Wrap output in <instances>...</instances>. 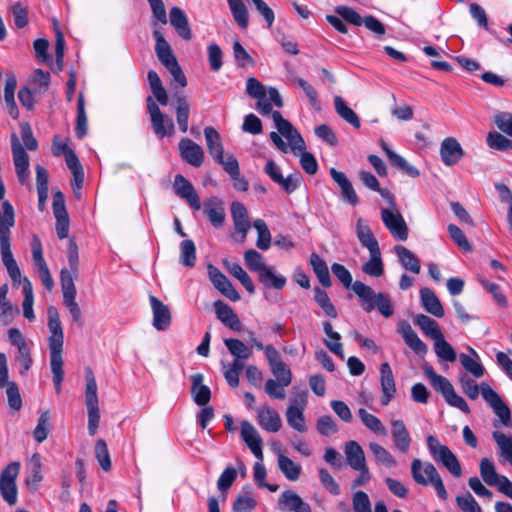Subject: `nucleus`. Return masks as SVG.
Wrapping results in <instances>:
<instances>
[{
  "label": "nucleus",
  "mask_w": 512,
  "mask_h": 512,
  "mask_svg": "<svg viewBox=\"0 0 512 512\" xmlns=\"http://www.w3.org/2000/svg\"><path fill=\"white\" fill-rule=\"evenodd\" d=\"M47 320V326L50 332V336L48 338L50 350V368L53 375L55 391L57 394H59L61 392L64 376V361L62 357L64 333L58 309L53 305L48 306L47 308Z\"/></svg>",
  "instance_id": "obj_1"
},
{
  "label": "nucleus",
  "mask_w": 512,
  "mask_h": 512,
  "mask_svg": "<svg viewBox=\"0 0 512 512\" xmlns=\"http://www.w3.org/2000/svg\"><path fill=\"white\" fill-rule=\"evenodd\" d=\"M3 211H0V253L1 260L7 273L14 282L20 283V268L11 251V228L15 224L14 208L8 201L2 203Z\"/></svg>",
  "instance_id": "obj_2"
},
{
  "label": "nucleus",
  "mask_w": 512,
  "mask_h": 512,
  "mask_svg": "<svg viewBox=\"0 0 512 512\" xmlns=\"http://www.w3.org/2000/svg\"><path fill=\"white\" fill-rule=\"evenodd\" d=\"M459 383L463 393L471 400L477 399L479 393H481L484 400L500 418L502 424L507 427L511 426V412L509 407L487 383L483 382L478 386L467 374L460 375Z\"/></svg>",
  "instance_id": "obj_3"
},
{
  "label": "nucleus",
  "mask_w": 512,
  "mask_h": 512,
  "mask_svg": "<svg viewBox=\"0 0 512 512\" xmlns=\"http://www.w3.org/2000/svg\"><path fill=\"white\" fill-rule=\"evenodd\" d=\"M273 121L277 130L288 140L293 153L301 152L300 164L303 170L309 175H314L318 170V163L313 154L305 151L306 144L299 132L279 111L273 113Z\"/></svg>",
  "instance_id": "obj_4"
},
{
  "label": "nucleus",
  "mask_w": 512,
  "mask_h": 512,
  "mask_svg": "<svg viewBox=\"0 0 512 512\" xmlns=\"http://www.w3.org/2000/svg\"><path fill=\"white\" fill-rule=\"evenodd\" d=\"M352 289L359 298L364 310L367 312L377 308L378 311L386 318H389L394 313L391 298L386 293H375V291L368 285L361 281H355Z\"/></svg>",
  "instance_id": "obj_5"
},
{
  "label": "nucleus",
  "mask_w": 512,
  "mask_h": 512,
  "mask_svg": "<svg viewBox=\"0 0 512 512\" xmlns=\"http://www.w3.org/2000/svg\"><path fill=\"white\" fill-rule=\"evenodd\" d=\"M411 476L416 484L431 485L442 500L448 498V493L440 474L431 462H423L416 458L411 462Z\"/></svg>",
  "instance_id": "obj_6"
},
{
  "label": "nucleus",
  "mask_w": 512,
  "mask_h": 512,
  "mask_svg": "<svg viewBox=\"0 0 512 512\" xmlns=\"http://www.w3.org/2000/svg\"><path fill=\"white\" fill-rule=\"evenodd\" d=\"M155 52L162 65L171 73L175 82L182 88L187 86L186 76L175 57L170 44L159 30L153 32Z\"/></svg>",
  "instance_id": "obj_7"
},
{
  "label": "nucleus",
  "mask_w": 512,
  "mask_h": 512,
  "mask_svg": "<svg viewBox=\"0 0 512 512\" xmlns=\"http://www.w3.org/2000/svg\"><path fill=\"white\" fill-rule=\"evenodd\" d=\"M425 375L429 378L431 385L434 389L442 394L445 401L462 412L470 413V408L466 401L455 392L453 385L450 381L442 375L437 374L430 366L424 367Z\"/></svg>",
  "instance_id": "obj_8"
},
{
  "label": "nucleus",
  "mask_w": 512,
  "mask_h": 512,
  "mask_svg": "<svg viewBox=\"0 0 512 512\" xmlns=\"http://www.w3.org/2000/svg\"><path fill=\"white\" fill-rule=\"evenodd\" d=\"M426 442L433 459L437 463H441L454 477L462 475L459 460L446 445H442L433 435H429Z\"/></svg>",
  "instance_id": "obj_9"
},
{
  "label": "nucleus",
  "mask_w": 512,
  "mask_h": 512,
  "mask_svg": "<svg viewBox=\"0 0 512 512\" xmlns=\"http://www.w3.org/2000/svg\"><path fill=\"white\" fill-rule=\"evenodd\" d=\"M147 111L150 115L152 130L158 139L175 135L176 129L173 119L160 110L152 97L147 98Z\"/></svg>",
  "instance_id": "obj_10"
},
{
  "label": "nucleus",
  "mask_w": 512,
  "mask_h": 512,
  "mask_svg": "<svg viewBox=\"0 0 512 512\" xmlns=\"http://www.w3.org/2000/svg\"><path fill=\"white\" fill-rule=\"evenodd\" d=\"M20 472V463L17 461L9 463L0 474V492L2 498L9 504L17 502L16 479Z\"/></svg>",
  "instance_id": "obj_11"
},
{
  "label": "nucleus",
  "mask_w": 512,
  "mask_h": 512,
  "mask_svg": "<svg viewBox=\"0 0 512 512\" xmlns=\"http://www.w3.org/2000/svg\"><path fill=\"white\" fill-rule=\"evenodd\" d=\"M11 151L18 181L21 185H26L29 183L30 176L29 155L25 151L23 145L20 143L16 134L11 136Z\"/></svg>",
  "instance_id": "obj_12"
},
{
  "label": "nucleus",
  "mask_w": 512,
  "mask_h": 512,
  "mask_svg": "<svg viewBox=\"0 0 512 512\" xmlns=\"http://www.w3.org/2000/svg\"><path fill=\"white\" fill-rule=\"evenodd\" d=\"M381 220L395 239L400 241L408 239V226L398 209L381 208Z\"/></svg>",
  "instance_id": "obj_13"
},
{
  "label": "nucleus",
  "mask_w": 512,
  "mask_h": 512,
  "mask_svg": "<svg viewBox=\"0 0 512 512\" xmlns=\"http://www.w3.org/2000/svg\"><path fill=\"white\" fill-rule=\"evenodd\" d=\"M8 339L12 345L17 347L16 359L21 365L20 374L25 375L33 365L29 344L18 328H10L8 330Z\"/></svg>",
  "instance_id": "obj_14"
},
{
  "label": "nucleus",
  "mask_w": 512,
  "mask_h": 512,
  "mask_svg": "<svg viewBox=\"0 0 512 512\" xmlns=\"http://www.w3.org/2000/svg\"><path fill=\"white\" fill-rule=\"evenodd\" d=\"M31 247L33 262L41 282L48 291H52L54 288V280L43 257L42 244L37 236L33 237Z\"/></svg>",
  "instance_id": "obj_15"
},
{
  "label": "nucleus",
  "mask_w": 512,
  "mask_h": 512,
  "mask_svg": "<svg viewBox=\"0 0 512 512\" xmlns=\"http://www.w3.org/2000/svg\"><path fill=\"white\" fill-rule=\"evenodd\" d=\"M208 275L214 287L231 301L240 300V294L234 288L230 280L215 266L209 264Z\"/></svg>",
  "instance_id": "obj_16"
},
{
  "label": "nucleus",
  "mask_w": 512,
  "mask_h": 512,
  "mask_svg": "<svg viewBox=\"0 0 512 512\" xmlns=\"http://www.w3.org/2000/svg\"><path fill=\"white\" fill-rule=\"evenodd\" d=\"M173 189L175 194L184 199L192 209L200 210L202 208L200 198L193 185L181 174H177L174 179Z\"/></svg>",
  "instance_id": "obj_17"
},
{
  "label": "nucleus",
  "mask_w": 512,
  "mask_h": 512,
  "mask_svg": "<svg viewBox=\"0 0 512 512\" xmlns=\"http://www.w3.org/2000/svg\"><path fill=\"white\" fill-rule=\"evenodd\" d=\"M268 92L269 98L273 101V104L277 107L283 106L282 97L279 94L278 90L274 87H269L268 89L256 78L249 77L246 81V93L254 98L259 99L265 96V93Z\"/></svg>",
  "instance_id": "obj_18"
},
{
  "label": "nucleus",
  "mask_w": 512,
  "mask_h": 512,
  "mask_svg": "<svg viewBox=\"0 0 512 512\" xmlns=\"http://www.w3.org/2000/svg\"><path fill=\"white\" fill-rule=\"evenodd\" d=\"M256 412L258 424L263 430L276 433L281 429L282 419L276 410L268 405H263Z\"/></svg>",
  "instance_id": "obj_19"
},
{
  "label": "nucleus",
  "mask_w": 512,
  "mask_h": 512,
  "mask_svg": "<svg viewBox=\"0 0 512 512\" xmlns=\"http://www.w3.org/2000/svg\"><path fill=\"white\" fill-rule=\"evenodd\" d=\"M241 437L251 452L260 461L263 460L262 438L257 429L248 421L241 422Z\"/></svg>",
  "instance_id": "obj_20"
},
{
  "label": "nucleus",
  "mask_w": 512,
  "mask_h": 512,
  "mask_svg": "<svg viewBox=\"0 0 512 512\" xmlns=\"http://www.w3.org/2000/svg\"><path fill=\"white\" fill-rule=\"evenodd\" d=\"M179 152L183 160L192 166L199 167L203 163L204 151L200 145L189 138H183L179 142Z\"/></svg>",
  "instance_id": "obj_21"
},
{
  "label": "nucleus",
  "mask_w": 512,
  "mask_h": 512,
  "mask_svg": "<svg viewBox=\"0 0 512 512\" xmlns=\"http://www.w3.org/2000/svg\"><path fill=\"white\" fill-rule=\"evenodd\" d=\"M203 213L215 228L223 226L225 221L224 202L212 196L205 200L203 204Z\"/></svg>",
  "instance_id": "obj_22"
},
{
  "label": "nucleus",
  "mask_w": 512,
  "mask_h": 512,
  "mask_svg": "<svg viewBox=\"0 0 512 512\" xmlns=\"http://www.w3.org/2000/svg\"><path fill=\"white\" fill-rule=\"evenodd\" d=\"M152 312H153V326L158 331L166 330L171 324L170 309L157 297L151 295L149 297Z\"/></svg>",
  "instance_id": "obj_23"
},
{
  "label": "nucleus",
  "mask_w": 512,
  "mask_h": 512,
  "mask_svg": "<svg viewBox=\"0 0 512 512\" xmlns=\"http://www.w3.org/2000/svg\"><path fill=\"white\" fill-rule=\"evenodd\" d=\"M398 332L404 339L406 345L418 355H424L428 351L427 345L418 337L417 333L412 329L411 325L401 320L398 323Z\"/></svg>",
  "instance_id": "obj_24"
},
{
  "label": "nucleus",
  "mask_w": 512,
  "mask_h": 512,
  "mask_svg": "<svg viewBox=\"0 0 512 512\" xmlns=\"http://www.w3.org/2000/svg\"><path fill=\"white\" fill-rule=\"evenodd\" d=\"M214 308L217 318L228 328L233 331L240 332L243 329V325L234 312V310L224 303L222 300L214 302Z\"/></svg>",
  "instance_id": "obj_25"
},
{
  "label": "nucleus",
  "mask_w": 512,
  "mask_h": 512,
  "mask_svg": "<svg viewBox=\"0 0 512 512\" xmlns=\"http://www.w3.org/2000/svg\"><path fill=\"white\" fill-rule=\"evenodd\" d=\"M464 151L460 143L453 137L445 138L440 147V155L443 163L447 166L457 164L462 158Z\"/></svg>",
  "instance_id": "obj_26"
},
{
  "label": "nucleus",
  "mask_w": 512,
  "mask_h": 512,
  "mask_svg": "<svg viewBox=\"0 0 512 512\" xmlns=\"http://www.w3.org/2000/svg\"><path fill=\"white\" fill-rule=\"evenodd\" d=\"M380 381L382 389V405L386 406L392 400L396 393V385L390 365L385 362L380 366Z\"/></svg>",
  "instance_id": "obj_27"
},
{
  "label": "nucleus",
  "mask_w": 512,
  "mask_h": 512,
  "mask_svg": "<svg viewBox=\"0 0 512 512\" xmlns=\"http://www.w3.org/2000/svg\"><path fill=\"white\" fill-rule=\"evenodd\" d=\"M231 214L236 231L241 234L240 242H244L246 235L250 230L251 223L248 217L247 209L240 202L231 204Z\"/></svg>",
  "instance_id": "obj_28"
},
{
  "label": "nucleus",
  "mask_w": 512,
  "mask_h": 512,
  "mask_svg": "<svg viewBox=\"0 0 512 512\" xmlns=\"http://www.w3.org/2000/svg\"><path fill=\"white\" fill-rule=\"evenodd\" d=\"M169 21L179 37L186 41L191 40L192 31L189 26L188 18L181 8L174 6L170 9Z\"/></svg>",
  "instance_id": "obj_29"
},
{
  "label": "nucleus",
  "mask_w": 512,
  "mask_h": 512,
  "mask_svg": "<svg viewBox=\"0 0 512 512\" xmlns=\"http://www.w3.org/2000/svg\"><path fill=\"white\" fill-rule=\"evenodd\" d=\"M344 454L347 464L355 470L367 466L363 448L354 440L347 441L344 446Z\"/></svg>",
  "instance_id": "obj_30"
},
{
  "label": "nucleus",
  "mask_w": 512,
  "mask_h": 512,
  "mask_svg": "<svg viewBox=\"0 0 512 512\" xmlns=\"http://www.w3.org/2000/svg\"><path fill=\"white\" fill-rule=\"evenodd\" d=\"M356 236L360 244L368 249L369 253L380 250L378 241L370 226L362 218H358L356 221Z\"/></svg>",
  "instance_id": "obj_31"
},
{
  "label": "nucleus",
  "mask_w": 512,
  "mask_h": 512,
  "mask_svg": "<svg viewBox=\"0 0 512 512\" xmlns=\"http://www.w3.org/2000/svg\"><path fill=\"white\" fill-rule=\"evenodd\" d=\"M420 300L426 312L439 318L444 316V308L432 289L428 287L420 289Z\"/></svg>",
  "instance_id": "obj_32"
},
{
  "label": "nucleus",
  "mask_w": 512,
  "mask_h": 512,
  "mask_svg": "<svg viewBox=\"0 0 512 512\" xmlns=\"http://www.w3.org/2000/svg\"><path fill=\"white\" fill-rule=\"evenodd\" d=\"M391 434L396 449L406 453L409 450L411 438L402 420H393L391 422Z\"/></svg>",
  "instance_id": "obj_33"
},
{
  "label": "nucleus",
  "mask_w": 512,
  "mask_h": 512,
  "mask_svg": "<svg viewBox=\"0 0 512 512\" xmlns=\"http://www.w3.org/2000/svg\"><path fill=\"white\" fill-rule=\"evenodd\" d=\"M191 395L197 405L205 406L211 398V391L203 384V375L194 374L191 376Z\"/></svg>",
  "instance_id": "obj_34"
},
{
  "label": "nucleus",
  "mask_w": 512,
  "mask_h": 512,
  "mask_svg": "<svg viewBox=\"0 0 512 512\" xmlns=\"http://www.w3.org/2000/svg\"><path fill=\"white\" fill-rule=\"evenodd\" d=\"M470 355L461 353L459 355V361L463 368L471 373L475 378H480L485 374V368L479 361L478 353L471 347L468 348Z\"/></svg>",
  "instance_id": "obj_35"
},
{
  "label": "nucleus",
  "mask_w": 512,
  "mask_h": 512,
  "mask_svg": "<svg viewBox=\"0 0 512 512\" xmlns=\"http://www.w3.org/2000/svg\"><path fill=\"white\" fill-rule=\"evenodd\" d=\"M401 265L408 271L419 274L421 271L420 261L417 256L408 248L397 245L394 248Z\"/></svg>",
  "instance_id": "obj_36"
},
{
  "label": "nucleus",
  "mask_w": 512,
  "mask_h": 512,
  "mask_svg": "<svg viewBox=\"0 0 512 512\" xmlns=\"http://www.w3.org/2000/svg\"><path fill=\"white\" fill-rule=\"evenodd\" d=\"M190 102L187 96H177L175 99V115L178 127L181 132L188 131V122L190 115Z\"/></svg>",
  "instance_id": "obj_37"
},
{
  "label": "nucleus",
  "mask_w": 512,
  "mask_h": 512,
  "mask_svg": "<svg viewBox=\"0 0 512 512\" xmlns=\"http://www.w3.org/2000/svg\"><path fill=\"white\" fill-rule=\"evenodd\" d=\"M20 284H22V291L24 294L22 303L23 315L28 321H33L35 319V314L33 311L34 295L32 284L27 277H24L23 279L20 277V283H13L14 286Z\"/></svg>",
  "instance_id": "obj_38"
},
{
  "label": "nucleus",
  "mask_w": 512,
  "mask_h": 512,
  "mask_svg": "<svg viewBox=\"0 0 512 512\" xmlns=\"http://www.w3.org/2000/svg\"><path fill=\"white\" fill-rule=\"evenodd\" d=\"M414 322L420 327L421 331L433 341L444 336L437 322L427 315L418 314Z\"/></svg>",
  "instance_id": "obj_39"
},
{
  "label": "nucleus",
  "mask_w": 512,
  "mask_h": 512,
  "mask_svg": "<svg viewBox=\"0 0 512 512\" xmlns=\"http://www.w3.org/2000/svg\"><path fill=\"white\" fill-rule=\"evenodd\" d=\"M0 384V388H6L9 407L15 411H19L22 407V398L17 384L13 381H9L8 365L6 366L5 380L0 382Z\"/></svg>",
  "instance_id": "obj_40"
},
{
  "label": "nucleus",
  "mask_w": 512,
  "mask_h": 512,
  "mask_svg": "<svg viewBox=\"0 0 512 512\" xmlns=\"http://www.w3.org/2000/svg\"><path fill=\"white\" fill-rule=\"evenodd\" d=\"M207 149L212 158L220 159L223 154V145L220 134L211 126L204 129Z\"/></svg>",
  "instance_id": "obj_41"
},
{
  "label": "nucleus",
  "mask_w": 512,
  "mask_h": 512,
  "mask_svg": "<svg viewBox=\"0 0 512 512\" xmlns=\"http://www.w3.org/2000/svg\"><path fill=\"white\" fill-rule=\"evenodd\" d=\"M256 505L257 501L251 493L250 486H246L243 488V492L235 498L232 509L233 512H252Z\"/></svg>",
  "instance_id": "obj_42"
},
{
  "label": "nucleus",
  "mask_w": 512,
  "mask_h": 512,
  "mask_svg": "<svg viewBox=\"0 0 512 512\" xmlns=\"http://www.w3.org/2000/svg\"><path fill=\"white\" fill-rule=\"evenodd\" d=\"M310 264L319 282L324 287H330L332 282L326 262L316 253L310 256Z\"/></svg>",
  "instance_id": "obj_43"
},
{
  "label": "nucleus",
  "mask_w": 512,
  "mask_h": 512,
  "mask_svg": "<svg viewBox=\"0 0 512 512\" xmlns=\"http://www.w3.org/2000/svg\"><path fill=\"white\" fill-rule=\"evenodd\" d=\"M224 266L232 276L240 281L250 294L255 292V286L251 277L239 264L224 261Z\"/></svg>",
  "instance_id": "obj_44"
},
{
  "label": "nucleus",
  "mask_w": 512,
  "mask_h": 512,
  "mask_svg": "<svg viewBox=\"0 0 512 512\" xmlns=\"http://www.w3.org/2000/svg\"><path fill=\"white\" fill-rule=\"evenodd\" d=\"M334 105L337 114L346 122L351 124L354 128H359L361 125L358 115L347 106L345 101L340 96L334 98Z\"/></svg>",
  "instance_id": "obj_45"
},
{
  "label": "nucleus",
  "mask_w": 512,
  "mask_h": 512,
  "mask_svg": "<svg viewBox=\"0 0 512 512\" xmlns=\"http://www.w3.org/2000/svg\"><path fill=\"white\" fill-rule=\"evenodd\" d=\"M78 277V272L63 268L60 272V284L63 293V298L76 296L75 279Z\"/></svg>",
  "instance_id": "obj_46"
},
{
  "label": "nucleus",
  "mask_w": 512,
  "mask_h": 512,
  "mask_svg": "<svg viewBox=\"0 0 512 512\" xmlns=\"http://www.w3.org/2000/svg\"><path fill=\"white\" fill-rule=\"evenodd\" d=\"M358 415L362 421V423L372 432L379 434L381 436L387 435V429L382 424L379 418L369 413L364 408H360L358 410Z\"/></svg>",
  "instance_id": "obj_47"
},
{
  "label": "nucleus",
  "mask_w": 512,
  "mask_h": 512,
  "mask_svg": "<svg viewBox=\"0 0 512 512\" xmlns=\"http://www.w3.org/2000/svg\"><path fill=\"white\" fill-rule=\"evenodd\" d=\"M278 467L290 481L297 480L301 474V466L294 463L290 458L281 453L278 455Z\"/></svg>",
  "instance_id": "obj_48"
},
{
  "label": "nucleus",
  "mask_w": 512,
  "mask_h": 512,
  "mask_svg": "<svg viewBox=\"0 0 512 512\" xmlns=\"http://www.w3.org/2000/svg\"><path fill=\"white\" fill-rule=\"evenodd\" d=\"M50 430H51V415H50V411L46 410V411H43L38 418L37 425L33 431L34 439L38 443H42L48 437Z\"/></svg>",
  "instance_id": "obj_49"
},
{
  "label": "nucleus",
  "mask_w": 512,
  "mask_h": 512,
  "mask_svg": "<svg viewBox=\"0 0 512 512\" xmlns=\"http://www.w3.org/2000/svg\"><path fill=\"white\" fill-rule=\"evenodd\" d=\"M227 2L236 23L243 29L247 28L249 15L242 0H227Z\"/></svg>",
  "instance_id": "obj_50"
},
{
  "label": "nucleus",
  "mask_w": 512,
  "mask_h": 512,
  "mask_svg": "<svg viewBox=\"0 0 512 512\" xmlns=\"http://www.w3.org/2000/svg\"><path fill=\"white\" fill-rule=\"evenodd\" d=\"M304 410L296 407H288L286 410V420L290 427L300 433L307 431L306 421L303 414Z\"/></svg>",
  "instance_id": "obj_51"
},
{
  "label": "nucleus",
  "mask_w": 512,
  "mask_h": 512,
  "mask_svg": "<svg viewBox=\"0 0 512 512\" xmlns=\"http://www.w3.org/2000/svg\"><path fill=\"white\" fill-rule=\"evenodd\" d=\"M16 79L14 77L8 78L5 84L4 99L8 107V112L13 119H17L19 111L14 100V92L16 89Z\"/></svg>",
  "instance_id": "obj_52"
},
{
  "label": "nucleus",
  "mask_w": 512,
  "mask_h": 512,
  "mask_svg": "<svg viewBox=\"0 0 512 512\" xmlns=\"http://www.w3.org/2000/svg\"><path fill=\"white\" fill-rule=\"evenodd\" d=\"M369 448L377 463H380L387 468H391L396 465V459L394 456L380 444L372 442L369 444Z\"/></svg>",
  "instance_id": "obj_53"
},
{
  "label": "nucleus",
  "mask_w": 512,
  "mask_h": 512,
  "mask_svg": "<svg viewBox=\"0 0 512 512\" xmlns=\"http://www.w3.org/2000/svg\"><path fill=\"white\" fill-rule=\"evenodd\" d=\"M362 270L369 276L380 277L383 272L381 251L370 252V259L363 264Z\"/></svg>",
  "instance_id": "obj_54"
},
{
  "label": "nucleus",
  "mask_w": 512,
  "mask_h": 512,
  "mask_svg": "<svg viewBox=\"0 0 512 512\" xmlns=\"http://www.w3.org/2000/svg\"><path fill=\"white\" fill-rule=\"evenodd\" d=\"M279 503L282 509L296 512L306 502L293 490H285L280 496Z\"/></svg>",
  "instance_id": "obj_55"
},
{
  "label": "nucleus",
  "mask_w": 512,
  "mask_h": 512,
  "mask_svg": "<svg viewBox=\"0 0 512 512\" xmlns=\"http://www.w3.org/2000/svg\"><path fill=\"white\" fill-rule=\"evenodd\" d=\"M86 390H85V403L86 406L99 405L97 396V383L93 371L90 368L86 369Z\"/></svg>",
  "instance_id": "obj_56"
},
{
  "label": "nucleus",
  "mask_w": 512,
  "mask_h": 512,
  "mask_svg": "<svg viewBox=\"0 0 512 512\" xmlns=\"http://www.w3.org/2000/svg\"><path fill=\"white\" fill-rule=\"evenodd\" d=\"M253 226L258 234L256 246L263 251L268 250L271 245V233L267 224L264 220L257 219L254 221Z\"/></svg>",
  "instance_id": "obj_57"
},
{
  "label": "nucleus",
  "mask_w": 512,
  "mask_h": 512,
  "mask_svg": "<svg viewBox=\"0 0 512 512\" xmlns=\"http://www.w3.org/2000/svg\"><path fill=\"white\" fill-rule=\"evenodd\" d=\"M434 351L439 359L447 362H454L457 358L454 348L445 340L444 336L434 341Z\"/></svg>",
  "instance_id": "obj_58"
},
{
  "label": "nucleus",
  "mask_w": 512,
  "mask_h": 512,
  "mask_svg": "<svg viewBox=\"0 0 512 512\" xmlns=\"http://www.w3.org/2000/svg\"><path fill=\"white\" fill-rule=\"evenodd\" d=\"M480 474L483 481L490 486L498 484L499 479L502 477V475H499L496 472L493 462L490 461L488 458H483L481 460Z\"/></svg>",
  "instance_id": "obj_59"
},
{
  "label": "nucleus",
  "mask_w": 512,
  "mask_h": 512,
  "mask_svg": "<svg viewBox=\"0 0 512 512\" xmlns=\"http://www.w3.org/2000/svg\"><path fill=\"white\" fill-rule=\"evenodd\" d=\"M224 344L234 357L248 359L252 354L251 349L239 339L228 338L224 340Z\"/></svg>",
  "instance_id": "obj_60"
},
{
  "label": "nucleus",
  "mask_w": 512,
  "mask_h": 512,
  "mask_svg": "<svg viewBox=\"0 0 512 512\" xmlns=\"http://www.w3.org/2000/svg\"><path fill=\"white\" fill-rule=\"evenodd\" d=\"M244 262L251 271L258 272L259 275L268 268L262 255L254 249H249L244 253Z\"/></svg>",
  "instance_id": "obj_61"
},
{
  "label": "nucleus",
  "mask_w": 512,
  "mask_h": 512,
  "mask_svg": "<svg viewBox=\"0 0 512 512\" xmlns=\"http://www.w3.org/2000/svg\"><path fill=\"white\" fill-rule=\"evenodd\" d=\"M259 281L266 288L282 289L286 284V278L282 275H276L272 267H268L259 275Z\"/></svg>",
  "instance_id": "obj_62"
},
{
  "label": "nucleus",
  "mask_w": 512,
  "mask_h": 512,
  "mask_svg": "<svg viewBox=\"0 0 512 512\" xmlns=\"http://www.w3.org/2000/svg\"><path fill=\"white\" fill-rule=\"evenodd\" d=\"M180 262L188 267H193L196 262V246L190 239L180 243Z\"/></svg>",
  "instance_id": "obj_63"
},
{
  "label": "nucleus",
  "mask_w": 512,
  "mask_h": 512,
  "mask_svg": "<svg viewBox=\"0 0 512 512\" xmlns=\"http://www.w3.org/2000/svg\"><path fill=\"white\" fill-rule=\"evenodd\" d=\"M493 438L501 451V455L512 465V436L495 431L493 432Z\"/></svg>",
  "instance_id": "obj_64"
}]
</instances>
